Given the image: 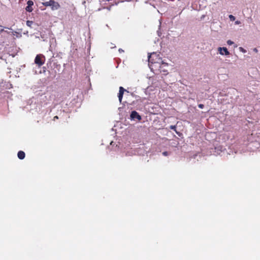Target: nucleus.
<instances>
[{
	"mask_svg": "<svg viewBox=\"0 0 260 260\" xmlns=\"http://www.w3.org/2000/svg\"><path fill=\"white\" fill-rule=\"evenodd\" d=\"M235 24L236 25H238V24H240L241 23V22L239 20H237L235 21Z\"/></svg>",
	"mask_w": 260,
	"mask_h": 260,
	"instance_id": "dca6fc26",
	"label": "nucleus"
},
{
	"mask_svg": "<svg viewBox=\"0 0 260 260\" xmlns=\"http://www.w3.org/2000/svg\"><path fill=\"white\" fill-rule=\"evenodd\" d=\"M27 6H26L25 10L26 11L31 12L33 9L32 6L34 5V3L32 1H28L27 3Z\"/></svg>",
	"mask_w": 260,
	"mask_h": 260,
	"instance_id": "0eeeda50",
	"label": "nucleus"
},
{
	"mask_svg": "<svg viewBox=\"0 0 260 260\" xmlns=\"http://www.w3.org/2000/svg\"><path fill=\"white\" fill-rule=\"evenodd\" d=\"M130 116L132 120H135V119H137L138 120H140L141 119V116L138 114L137 112L135 111L132 112Z\"/></svg>",
	"mask_w": 260,
	"mask_h": 260,
	"instance_id": "39448f33",
	"label": "nucleus"
},
{
	"mask_svg": "<svg viewBox=\"0 0 260 260\" xmlns=\"http://www.w3.org/2000/svg\"><path fill=\"white\" fill-rule=\"evenodd\" d=\"M204 106V105H203V104H199V105H198L199 108H201V109L203 108Z\"/></svg>",
	"mask_w": 260,
	"mask_h": 260,
	"instance_id": "2eb2a0df",
	"label": "nucleus"
},
{
	"mask_svg": "<svg viewBox=\"0 0 260 260\" xmlns=\"http://www.w3.org/2000/svg\"><path fill=\"white\" fill-rule=\"evenodd\" d=\"M43 5L46 7H51L52 10H56L60 7L59 4L54 0H50L48 2L43 3Z\"/></svg>",
	"mask_w": 260,
	"mask_h": 260,
	"instance_id": "f03ea898",
	"label": "nucleus"
},
{
	"mask_svg": "<svg viewBox=\"0 0 260 260\" xmlns=\"http://www.w3.org/2000/svg\"><path fill=\"white\" fill-rule=\"evenodd\" d=\"M116 46H111V48H115Z\"/></svg>",
	"mask_w": 260,
	"mask_h": 260,
	"instance_id": "4be33fe9",
	"label": "nucleus"
},
{
	"mask_svg": "<svg viewBox=\"0 0 260 260\" xmlns=\"http://www.w3.org/2000/svg\"><path fill=\"white\" fill-rule=\"evenodd\" d=\"M119 52H123V50L122 49H119Z\"/></svg>",
	"mask_w": 260,
	"mask_h": 260,
	"instance_id": "412c9836",
	"label": "nucleus"
},
{
	"mask_svg": "<svg viewBox=\"0 0 260 260\" xmlns=\"http://www.w3.org/2000/svg\"><path fill=\"white\" fill-rule=\"evenodd\" d=\"M229 17L231 21H233L235 20V17L232 15H230Z\"/></svg>",
	"mask_w": 260,
	"mask_h": 260,
	"instance_id": "9b49d317",
	"label": "nucleus"
},
{
	"mask_svg": "<svg viewBox=\"0 0 260 260\" xmlns=\"http://www.w3.org/2000/svg\"><path fill=\"white\" fill-rule=\"evenodd\" d=\"M58 116H55L54 117V120H55V119H58Z\"/></svg>",
	"mask_w": 260,
	"mask_h": 260,
	"instance_id": "aec40b11",
	"label": "nucleus"
},
{
	"mask_svg": "<svg viewBox=\"0 0 260 260\" xmlns=\"http://www.w3.org/2000/svg\"><path fill=\"white\" fill-rule=\"evenodd\" d=\"M149 66L151 70L157 71L158 67L161 68L160 63L164 66H168V63L164 62L159 55L156 52H153L148 55ZM159 70H160L159 69Z\"/></svg>",
	"mask_w": 260,
	"mask_h": 260,
	"instance_id": "f257e3e1",
	"label": "nucleus"
},
{
	"mask_svg": "<svg viewBox=\"0 0 260 260\" xmlns=\"http://www.w3.org/2000/svg\"><path fill=\"white\" fill-rule=\"evenodd\" d=\"M226 43H227L228 45H232L234 44V42H233L232 41L230 40H228Z\"/></svg>",
	"mask_w": 260,
	"mask_h": 260,
	"instance_id": "f8f14e48",
	"label": "nucleus"
},
{
	"mask_svg": "<svg viewBox=\"0 0 260 260\" xmlns=\"http://www.w3.org/2000/svg\"><path fill=\"white\" fill-rule=\"evenodd\" d=\"M45 62V57L42 54H38L35 59V63L39 67L42 66Z\"/></svg>",
	"mask_w": 260,
	"mask_h": 260,
	"instance_id": "7ed1b4c3",
	"label": "nucleus"
},
{
	"mask_svg": "<svg viewBox=\"0 0 260 260\" xmlns=\"http://www.w3.org/2000/svg\"><path fill=\"white\" fill-rule=\"evenodd\" d=\"M253 50L256 53L258 52V50L256 48H254Z\"/></svg>",
	"mask_w": 260,
	"mask_h": 260,
	"instance_id": "6ab92c4d",
	"label": "nucleus"
},
{
	"mask_svg": "<svg viewBox=\"0 0 260 260\" xmlns=\"http://www.w3.org/2000/svg\"><path fill=\"white\" fill-rule=\"evenodd\" d=\"M157 34H158V36H160L161 35V33L160 32V31L159 30H158L157 31Z\"/></svg>",
	"mask_w": 260,
	"mask_h": 260,
	"instance_id": "a211bd4d",
	"label": "nucleus"
},
{
	"mask_svg": "<svg viewBox=\"0 0 260 260\" xmlns=\"http://www.w3.org/2000/svg\"><path fill=\"white\" fill-rule=\"evenodd\" d=\"M239 50L243 52V53H246V50L245 49H244L242 47H239Z\"/></svg>",
	"mask_w": 260,
	"mask_h": 260,
	"instance_id": "ddd939ff",
	"label": "nucleus"
},
{
	"mask_svg": "<svg viewBox=\"0 0 260 260\" xmlns=\"http://www.w3.org/2000/svg\"><path fill=\"white\" fill-rule=\"evenodd\" d=\"M162 154L164 155V156H167L168 155V153L167 151H165L162 153Z\"/></svg>",
	"mask_w": 260,
	"mask_h": 260,
	"instance_id": "f3484780",
	"label": "nucleus"
},
{
	"mask_svg": "<svg viewBox=\"0 0 260 260\" xmlns=\"http://www.w3.org/2000/svg\"><path fill=\"white\" fill-rule=\"evenodd\" d=\"M161 68H159L158 69H160V70H157V71H155V72H159L160 73L164 72L166 73L167 72V71L165 69V67L167 66H164V65H161V63H160Z\"/></svg>",
	"mask_w": 260,
	"mask_h": 260,
	"instance_id": "1a4fd4ad",
	"label": "nucleus"
},
{
	"mask_svg": "<svg viewBox=\"0 0 260 260\" xmlns=\"http://www.w3.org/2000/svg\"><path fill=\"white\" fill-rule=\"evenodd\" d=\"M219 53L221 55L228 56L230 55V52L226 47H218L217 48Z\"/></svg>",
	"mask_w": 260,
	"mask_h": 260,
	"instance_id": "20e7f679",
	"label": "nucleus"
},
{
	"mask_svg": "<svg viewBox=\"0 0 260 260\" xmlns=\"http://www.w3.org/2000/svg\"><path fill=\"white\" fill-rule=\"evenodd\" d=\"M18 157L20 159H23L24 158L25 154V153L22 151H19L17 154Z\"/></svg>",
	"mask_w": 260,
	"mask_h": 260,
	"instance_id": "6e6552de",
	"label": "nucleus"
},
{
	"mask_svg": "<svg viewBox=\"0 0 260 260\" xmlns=\"http://www.w3.org/2000/svg\"><path fill=\"white\" fill-rule=\"evenodd\" d=\"M125 90H126L122 87L121 86L119 87V91L118 97V99H119V101L120 102H121V101H122V99L123 98V93Z\"/></svg>",
	"mask_w": 260,
	"mask_h": 260,
	"instance_id": "423d86ee",
	"label": "nucleus"
},
{
	"mask_svg": "<svg viewBox=\"0 0 260 260\" xmlns=\"http://www.w3.org/2000/svg\"><path fill=\"white\" fill-rule=\"evenodd\" d=\"M160 24H161V23H160V22H159V27L160 26Z\"/></svg>",
	"mask_w": 260,
	"mask_h": 260,
	"instance_id": "5701e85b",
	"label": "nucleus"
},
{
	"mask_svg": "<svg viewBox=\"0 0 260 260\" xmlns=\"http://www.w3.org/2000/svg\"><path fill=\"white\" fill-rule=\"evenodd\" d=\"M176 125H171L170 126V129L174 130L175 131H176Z\"/></svg>",
	"mask_w": 260,
	"mask_h": 260,
	"instance_id": "4468645a",
	"label": "nucleus"
},
{
	"mask_svg": "<svg viewBox=\"0 0 260 260\" xmlns=\"http://www.w3.org/2000/svg\"><path fill=\"white\" fill-rule=\"evenodd\" d=\"M34 24V22L32 21L27 20L26 21V25L28 27H31L32 25Z\"/></svg>",
	"mask_w": 260,
	"mask_h": 260,
	"instance_id": "9d476101",
	"label": "nucleus"
}]
</instances>
